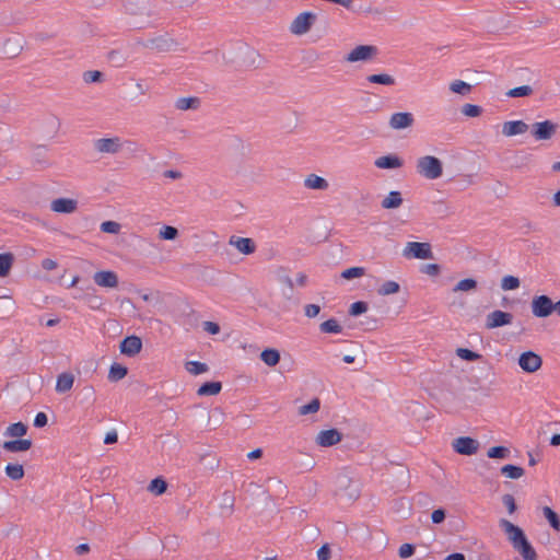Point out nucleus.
I'll use <instances>...</instances> for the list:
<instances>
[{"instance_id": "nucleus-30", "label": "nucleus", "mask_w": 560, "mask_h": 560, "mask_svg": "<svg viewBox=\"0 0 560 560\" xmlns=\"http://www.w3.org/2000/svg\"><path fill=\"white\" fill-rule=\"evenodd\" d=\"M26 431H27V427L24 423L15 422V423L10 424L7 428L4 435L12 436V438H21L24 434H26Z\"/></svg>"}, {"instance_id": "nucleus-24", "label": "nucleus", "mask_w": 560, "mask_h": 560, "mask_svg": "<svg viewBox=\"0 0 560 560\" xmlns=\"http://www.w3.org/2000/svg\"><path fill=\"white\" fill-rule=\"evenodd\" d=\"M366 81L374 84H381L386 86H392L396 84V80L393 75L388 73H376L370 74L366 77Z\"/></svg>"}, {"instance_id": "nucleus-31", "label": "nucleus", "mask_w": 560, "mask_h": 560, "mask_svg": "<svg viewBox=\"0 0 560 560\" xmlns=\"http://www.w3.org/2000/svg\"><path fill=\"white\" fill-rule=\"evenodd\" d=\"M127 372L128 371H127L126 366L118 364V363H114V364H112V366L109 369L108 378L112 382L120 381L121 378H124L127 375Z\"/></svg>"}, {"instance_id": "nucleus-50", "label": "nucleus", "mask_w": 560, "mask_h": 560, "mask_svg": "<svg viewBox=\"0 0 560 560\" xmlns=\"http://www.w3.org/2000/svg\"><path fill=\"white\" fill-rule=\"evenodd\" d=\"M413 552H415V547L411 544H402L398 550V555L402 559H407V558L411 557L413 555Z\"/></svg>"}, {"instance_id": "nucleus-20", "label": "nucleus", "mask_w": 560, "mask_h": 560, "mask_svg": "<svg viewBox=\"0 0 560 560\" xmlns=\"http://www.w3.org/2000/svg\"><path fill=\"white\" fill-rule=\"evenodd\" d=\"M32 446V441L28 439H19L13 441H5L2 447L12 453L25 452Z\"/></svg>"}, {"instance_id": "nucleus-63", "label": "nucleus", "mask_w": 560, "mask_h": 560, "mask_svg": "<svg viewBox=\"0 0 560 560\" xmlns=\"http://www.w3.org/2000/svg\"><path fill=\"white\" fill-rule=\"evenodd\" d=\"M90 550V546L88 544H80L75 547L77 555L86 553Z\"/></svg>"}, {"instance_id": "nucleus-16", "label": "nucleus", "mask_w": 560, "mask_h": 560, "mask_svg": "<svg viewBox=\"0 0 560 560\" xmlns=\"http://www.w3.org/2000/svg\"><path fill=\"white\" fill-rule=\"evenodd\" d=\"M528 130V125L523 120H511L503 124L502 133L506 137L523 135Z\"/></svg>"}, {"instance_id": "nucleus-43", "label": "nucleus", "mask_w": 560, "mask_h": 560, "mask_svg": "<svg viewBox=\"0 0 560 560\" xmlns=\"http://www.w3.org/2000/svg\"><path fill=\"white\" fill-rule=\"evenodd\" d=\"M520 287L518 278L514 276H505L501 280V288L505 291L515 290Z\"/></svg>"}, {"instance_id": "nucleus-21", "label": "nucleus", "mask_w": 560, "mask_h": 560, "mask_svg": "<svg viewBox=\"0 0 560 560\" xmlns=\"http://www.w3.org/2000/svg\"><path fill=\"white\" fill-rule=\"evenodd\" d=\"M304 186L307 189L326 190L328 188L329 184L324 177H320L316 174H310L304 179Z\"/></svg>"}, {"instance_id": "nucleus-62", "label": "nucleus", "mask_w": 560, "mask_h": 560, "mask_svg": "<svg viewBox=\"0 0 560 560\" xmlns=\"http://www.w3.org/2000/svg\"><path fill=\"white\" fill-rule=\"evenodd\" d=\"M306 281H307V276L303 272H300L298 273L296 276V279H295V283L300 287H303L306 284Z\"/></svg>"}, {"instance_id": "nucleus-7", "label": "nucleus", "mask_w": 560, "mask_h": 560, "mask_svg": "<svg viewBox=\"0 0 560 560\" xmlns=\"http://www.w3.org/2000/svg\"><path fill=\"white\" fill-rule=\"evenodd\" d=\"M542 359L534 351H525L518 358L520 368L526 373H535L541 368Z\"/></svg>"}, {"instance_id": "nucleus-29", "label": "nucleus", "mask_w": 560, "mask_h": 560, "mask_svg": "<svg viewBox=\"0 0 560 560\" xmlns=\"http://www.w3.org/2000/svg\"><path fill=\"white\" fill-rule=\"evenodd\" d=\"M524 472L525 471L522 467L511 464L504 465L501 468V474L510 479H520L524 475Z\"/></svg>"}, {"instance_id": "nucleus-14", "label": "nucleus", "mask_w": 560, "mask_h": 560, "mask_svg": "<svg viewBox=\"0 0 560 560\" xmlns=\"http://www.w3.org/2000/svg\"><path fill=\"white\" fill-rule=\"evenodd\" d=\"M94 282L102 288H116L118 284V277L114 271L102 270L93 276Z\"/></svg>"}, {"instance_id": "nucleus-52", "label": "nucleus", "mask_w": 560, "mask_h": 560, "mask_svg": "<svg viewBox=\"0 0 560 560\" xmlns=\"http://www.w3.org/2000/svg\"><path fill=\"white\" fill-rule=\"evenodd\" d=\"M304 311H305V316H307L308 318H314L319 314L320 306L317 304H307L305 306Z\"/></svg>"}, {"instance_id": "nucleus-40", "label": "nucleus", "mask_w": 560, "mask_h": 560, "mask_svg": "<svg viewBox=\"0 0 560 560\" xmlns=\"http://www.w3.org/2000/svg\"><path fill=\"white\" fill-rule=\"evenodd\" d=\"M177 235H178V230L171 225L162 226L159 232L160 238L166 240V241H173L177 237Z\"/></svg>"}, {"instance_id": "nucleus-33", "label": "nucleus", "mask_w": 560, "mask_h": 560, "mask_svg": "<svg viewBox=\"0 0 560 560\" xmlns=\"http://www.w3.org/2000/svg\"><path fill=\"white\" fill-rule=\"evenodd\" d=\"M185 369L192 375H199L208 371V365L199 361H188L185 364Z\"/></svg>"}, {"instance_id": "nucleus-13", "label": "nucleus", "mask_w": 560, "mask_h": 560, "mask_svg": "<svg viewBox=\"0 0 560 560\" xmlns=\"http://www.w3.org/2000/svg\"><path fill=\"white\" fill-rule=\"evenodd\" d=\"M120 352L128 357L138 354L142 349V341L137 336H128L120 342Z\"/></svg>"}, {"instance_id": "nucleus-48", "label": "nucleus", "mask_w": 560, "mask_h": 560, "mask_svg": "<svg viewBox=\"0 0 560 560\" xmlns=\"http://www.w3.org/2000/svg\"><path fill=\"white\" fill-rule=\"evenodd\" d=\"M101 231L109 234H117L120 231V224L115 221H105L101 224Z\"/></svg>"}, {"instance_id": "nucleus-32", "label": "nucleus", "mask_w": 560, "mask_h": 560, "mask_svg": "<svg viewBox=\"0 0 560 560\" xmlns=\"http://www.w3.org/2000/svg\"><path fill=\"white\" fill-rule=\"evenodd\" d=\"M400 287L399 283L394 280L385 281L378 289L377 293L380 295H390L395 294L399 291Z\"/></svg>"}, {"instance_id": "nucleus-51", "label": "nucleus", "mask_w": 560, "mask_h": 560, "mask_svg": "<svg viewBox=\"0 0 560 560\" xmlns=\"http://www.w3.org/2000/svg\"><path fill=\"white\" fill-rule=\"evenodd\" d=\"M502 502L505 505V508L508 509L510 514H513L515 512L516 504H515V500L512 494H504L502 497Z\"/></svg>"}, {"instance_id": "nucleus-42", "label": "nucleus", "mask_w": 560, "mask_h": 560, "mask_svg": "<svg viewBox=\"0 0 560 560\" xmlns=\"http://www.w3.org/2000/svg\"><path fill=\"white\" fill-rule=\"evenodd\" d=\"M510 454V451L505 446H493L488 450V457L489 458H505Z\"/></svg>"}, {"instance_id": "nucleus-11", "label": "nucleus", "mask_w": 560, "mask_h": 560, "mask_svg": "<svg viewBox=\"0 0 560 560\" xmlns=\"http://www.w3.org/2000/svg\"><path fill=\"white\" fill-rule=\"evenodd\" d=\"M94 148L100 153H117L121 149V142L118 137L102 138L94 141Z\"/></svg>"}, {"instance_id": "nucleus-9", "label": "nucleus", "mask_w": 560, "mask_h": 560, "mask_svg": "<svg viewBox=\"0 0 560 560\" xmlns=\"http://www.w3.org/2000/svg\"><path fill=\"white\" fill-rule=\"evenodd\" d=\"M513 320V315L503 311H493L486 317V327L488 329H494L498 327L510 325Z\"/></svg>"}, {"instance_id": "nucleus-37", "label": "nucleus", "mask_w": 560, "mask_h": 560, "mask_svg": "<svg viewBox=\"0 0 560 560\" xmlns=\"http://www.w3.org/2000/svg\"><path fill=\"white\" fill-rule=\"evenodd\" d=\"M320 408V401L317 398L312 399L308 404L303 405L299 409V413L301 416H306L308 413H315Z\"/></svg>"}, {"instance_id": "nucleus-34", "label": "nucleus", "mask_w": 560, "mask_h": 560, "mask_svg": "<svg viewBox=\"0 0 560 560\" xmlns=\"http://www.w3.org/2000/svg\"><path fill=\"white\" fill-rule=\"evenodd\" d=\"M13 264V256L12 254H0V277H5Z\"/></svg>"}, {"instance_id": "nucleus-53", "label": "nucleus", "mask_w": 560, "mask_h": 560, "mask_svg": "<svg viewBox=\"0 0 560 560\" xmlns=\"http://www.w3.org/2000/svg\"><path fill=\"white\" fill-rule=\"evenodd\" d=\"M202 327L203 330L210 335H217L220 331V326L214 322H203Z\"/></svg>"}, {"instance_id": "nucleus-8", "label": "nucleus", "mask_w": 560, "mask_h": 560, "mask_svg": "<svg viewBox=\"0 0 560 560\" xmlns=\"http://www.w3.org/2000/svg\"><path fill=\"white\" fill-rule=\"evenodd\" d=\"M452 446L456 453L470 456L477 453L479 443L472 438L460 436L453 441Z\"/></svg>"}, {"instance_id": "nucleus-61", "label": "nucleus", "mask_w": 560, "mask_h": 560, "mask_svg": "<svg viewBox=\"0 0 560 560\" xmlns=\"http://www.w3.org/2000/svg\"><path fill=\"white\" fill-rule=\"evenodd\" d=\"M42 266L45 270H54L57 267V262L52 259H45Z\"/></svg>"}, {"instance_id": "nucleus-57", "label": "nucleus", "mask_w": 560, "mask_h": 560, "mask_svg": "<svg viewBox=\"0 0 560 560\" xmlns=\"http://www.w3.org/2000/svg\"><path fill=\"white\" fill-rule=\"evenodd\" d=\"M445 518V512L442 509L434 510L431 514V520L434 524L443 522Z\"/></svg>"}, {"instance_id": "nucleus-54", "label": "nucleus", "mask_w": 560, "mask_h": 560, "mask_svg": "<svg viewBox=\"0 0 560 560\" xmlns=\"http://www.w3.org/2000/svg\"><path fill=\"white\" fill-rule=\"evenodd\" d=\"M102 73L100 71H86L83 74V79L86 83H94L100 81Z\"/></svg>"}, {"instance_id": "nucleus-38", "label": "nucleus", "mask_w": 560, "mask_h": 560, "mask_svg": "<svg viewBox=\"0 0 560 560\" xmlns=\"http://www.w3.org/2000/svg\"><path fill=\"white\" fill-rule=\"evenodd\" d=\"M544 515L548 520L550 526L555 528L556 530L560 529V520L557 513L550 509L549 506L544 508Z\"/></svg>"}, {"instance_id": "nucleus-18", "label": "nucleus", "mask_w": 560, "mask_h": 560, "mask_svg": "<svg viewBox=\"0 0 560 560\" xmlns=\"http://www.w3.org/2000/svg\"><path fill=\"white\" fill-rule=\"evenodd\" d=\"M230 244L244 255L253 254L256 248L253 240H250L248 237L232 236L230 238Z\"/></svg>"}, {"instance_id": "nucleus-6", "label": "nucleus", "mask_w": 560, "mask_h": 560, "mask_svg": "<svg viewBox=\"0 0 560 560\" xmlns=\"http://www.w3.org/2000/svg\"><path fill=\"white\" fill-rule=\"evenodd\" d=\"M530 308L535 317H548L553 312V302L547 295H537L532 300Z\"/></svg>"}, {"instance_id": "nucleus-36", "label": "nucleus", "mask_w": 560, "mask_h": 560, "mask_svg": "<svg viewBox=\"0 0 560 560\" xmlns=\"http://www.w3.org/2000/svg\"><path fill=\"white\" fill-rule=\"evenodd\" d=\"M198 103H199V100L197 97H179L176 101L175 106L177 109L187 110L190 108H195L196 104H198Z\"/></svg>"}, {"instance_id": "nucleus-49", "label": "nucleus", "mask_w": 560, "mask_h": 560, "mask_svg": "<svg viewBox=\"0 0 560 560\" xmlns=\"http://www.w3.org/2000/svg\"><path fill=\"white\" fill-rule=\"evenodd\" d=\"M462 113L467 117H477L481 113V107L474 104H465L462 107Z\"/></svg>"}, {"instance_id": "nucleus-10", "label": "nucleus", "mask_w": 560, "mask_h": 560, "mask_svg": "<svg viewBox=\"0 0 560 560\" xmlns=\"http://www.w3.org/2000/svg\"><path fill=\"white\" fill-rule=\"evenodd\" d=\"M557 125L550 120L539 121L533 125L532 133L536 140H549L556 132Z\"/></svg>"}, {"instance_id": "nucleus-25", "label": "nucleus", "mask_w": 560, "mask_h": 560, "mask_svg": "<svg viewBox=\"0 0 560 560\" xmlns=\"http://www.w3.org/2000/svg\"><path fill=\"white\" fill-rule=\"evenodd\" d=\"M221 388L222 384L220 382H207L198 388L197 394L199 396H213L219 394Z\"/></svg>"}, {"instance_id": "nucleus-22", "label": "nucleus", "mask_w": 560, "mask_h": 560, "mask_svg": "<svg viewBox=\"0 0 560 560\" xmlns=\"http://www.w3.org/2000/svg\"><path fill=\"white\" fill-rule=\"evenodd\" d=\"M74 377L71 373H61L57 377L56 382V390L58 393H66L70 390L73 386Z\"/></svg>"}, {"instance_id": "nucleus-41", "label": "nucleus", "mask_w": 560, "mask_h": 560, "mask_svg": "<svg viewBox=\"0 0 560 560\" xmlns=\"http://www.w3.org/2000/svg\"><path fill=\"white\" fill-rule=\"evenodd\" d=\"M477 288V281L472 278H466L460 280L453 289L454 292L457 291H470Z\"/></svg>"}, {"instance_id": "nucleus-17", "label": "nucleus", "mask_w": 560, "mask_h": 560, "mask_svg": "<svg viewBox=\"0 0 560 560\" xmlns=\"http://www.w3.org/2000/svg\"><path fill=\"white\" fill-rule=\"evenodd\" d=\"M412 122L413 117L410 113H395L389 119V126L396 130L408 128Z\"/></svg>"}, {"instance_id": "nucleus-55", "label": "nucleus", "mask_w": 560, "mask_h": 560, "mask_svg": "<svg viewBox=\"0 0 560 560\" xmlns=\"http://www.w3.org/2000/svg\"><path fill=\"white\" fill-rule=\"evenodd\" d=\"M330 548L327 544L323 545L317 551V560H329Z\"/></svg>"}, {"instance_id": "nucleus-35", "label": "nucleus", "mask_w": 560, "mask_h": 560, "mask_svg": "<svg viewBox=\"0 0 560 560\" xmlns=\"http://www.w3.org/2000/svg\"><path fill=\"white\" fill-rule=\"evenodd\" d=\"M450 90L456 94H468L471 91V85L462 80H455L450 84Z\"/></svg>"}, {"instance_id": "nucleus-44", "label": "nucleus", "mask_w": 560, "mask_h": 560, "mask_svg": "<svg viewBox=\"0 0 560 560\" xmlns=\"http://www.w3.org/2000/svg\"><path fill=\"white\" fill-rule=\"evenodd\" d=\"M456 354L458 358L466 360V361H476L480 359V354L477 352H474L467 348H458L456 350Z\"/></svg>"}, {"instance_id": "nucleus-39", "label": "nucleus", "mask_w": 560, "mask_h": 560, "mask_svg": "<svg viewBox=\"0 0 560 560\" xmlns=\"http://www.w3.org/2000/svg\"><path fill=\"white\" fill-rule=\"evenodd\" d=\"M533 93V89L529 85H521L514 89H511L506 92V96L509 97H524L528 96Z\"/></svg>"}, {"instance_id": "nucleus-4", "label": "nucleus", "mask_w": 560, "mask_h": 560, "mask_svg": "<svg viewBox=\"0 0 560 560\" xmlns=\"http://www.w3.org/2000/svg\"><path fill=\"white\" fill-rule=\"evenodd\" d=\"M406 258L429 259L432 250L429 243L408 242L402 250Z\"/></svg>"}, {"instance_id": "nucleus-12", "label": "nucleus", "mask_w": 560, "mask_h": 560, "mask_svg": "<svg viewBox=\"0 0 560 560\" xmlns=\"http://www.w3.org/2000/svg\"><path fill=\"white\" fill-rule=\"evenodd\" d=\"M315 441L322 447H330L341 441V433L337 429L323 430L318 432Z\"/></svg>"}, {"instance_id": "nucleus-64", "label": "nucleus", "mask_w": 560, "mask_h": 560, "mask_svg": "<svg viewBox=\"0 0 560 560\" xmlns=\"http://www.w3.org/2000/svg\"><path fill=\"white\" fill-rule=\"evenodd\" d=\"M445 560H465V556L459 552L448 555Z\"/></svg>"}, {"instance_id": "nucleus-56", "label": "nucleus", "mask_w": 560, "mask_h": 560, "mask_svg": "<svg viewBox=\"0 0 560 560\" xmlns=\"http://www.w3.org/2000/svg\"><path fill=\"white\" fill-rule=\"evenodd\" d=\"M47 421H48V418H47L46 413L38 412L34 419V427L43 428L47 424Z\"/></svg>"}, {"instance_id": "nucleus-45", "label": "nucleus", "mask_w": 560, "mask_h": 560, "mask_svg": "<svg viewBox=\"0 0 560 560\" xmlns=\"http://www.w3.org/2000/svg\"><path fill=\"white\" fill-rule=\"evenodd\" d=\"M149 490L154 494H162L166 490V482L161 478H155L150 482Z\"/></svg>"}, {"instance_id": "nucleus-60", "label": "nucleus", "mask_w": 560, "mask_h": 560, "mask_svg": "<svg viewBox=\"0 0 560 560\" xmlns=\"http://www.w3.org/2000/svg\"><path fill=\"white\" fill-rule=\"evenodd\" d=\"M164 176L171 179H178L182 177V173L175 170H167L164 172Z\"/></svg>"}, {"instance_id": "nucleus-26", "label": "nucleus", "mask_w": 560, "mask_h": 560, "mask_svg": "<svg viewBox=\"0 0 560 560\" xmlns=\"http://www.w3.org/2000/svg\"><path fill=\"white\" fill-rule=\"evenodd\" d=\"M260 359L266 365L275 366L279 363L280 353L276 349H265L260 354Z\"/></svg>"}, {"instance_id": "nucleus-3", "label": "nucleus", "mask_w": 560, "mask_h": 560, "mask_svg": "<svg viewBox=\"0 0 560 560\" xmlns=\"http://www.w3.org/2000/svg\"><path fill=\"white\" fill-rule=\"evenodd\" d=\"M316 14L313 12H302L293 19L289 30L293 35H304L312 28V26L316 22Z\"/></svg>"}, {"instance_id": "nucleus-23", "label": "nucleus", "mask_w": 560, "mask_h": 560, "mask_svg": "<svg viewBox=\"0 0 560 560\" xmlns=\"http://www.w3.org/2000/svg\"><path fill=\"white\" fill-rule=\"evenodd\" d=\"M402 203L401 194L397 190H392L383 200L382 207L384 209H396Z\"/></svg>"}, {"instance_id": "nucleus-15", "label": "nucleus", "mask_w": 560, "mask_h": 560, "mask_svg": "<svg viewBox=\"0 0 560 560\" xmlns=\"http://www.w3.org/2000/svg\"><path fill=\"white\" fill-rule=\"evenodd\" d=\"M78 206L77 200L70 198H58L51 201L50 209L57 213H72Z\"/></svg>"}, {"instance_id": "nucleus-19", "label": "nucleus", "mask_w": 560, "mask_h": 560, "mask_svg": "<svg viewBox=\"0 0 560 560\" xmlns=\"http://www.w3.org/2000/svg\"><path fill=\"white\" fill-rule=\"evenodd\" d=\"M374 165L382 170H393L400 167L402 162L397 155L389 154L376 159Z\"/></svg>"}, {"instance_id": "nucleus-27", "label": "nucleus", "mask_w": 560, "mask_h": 560, "mask_svg": "<svg viewBox=\"0 0 560 560\" xmlns=\"http://www.w3.org/2000/svg\"><path fill=\"white\" fill-rule=\"evenodd\" d=\"M319 329L325 334H340L342 331L341 325L335 318L323 322L319 326Z\"/></svg>"}, {"instance_id": "nucleus-46", "label": "nucleus", "mask_w": 560, "mask_h": 560, "mask_svg": "<svg viewBox=\"0 0 560 560\" xmlns=\"http://www.w3.org/2000/svg\"><path fill=\"white\" fill-rule=\"evenodd\" d=\"M368 311V304L363 301H358L351 304L349 314L351 316H359Z\"/></svg>"}, {"instance_id": "nucleus-2", "label": "nucleus", "mask_w": 560, "mask_h": 560, "mask_svg": "<svg viewBox=\"0 0 560 560\" xmlns=\"http://www.w3.org/2000/svg\"><path fill=\"white\" fill-rule=\"evenodd\" d=\"M417 173L422 177L434 180L442 176L443 164L433 155H424L417 160Z\"/></svg>"}, {"instance_id": "nucleus-1", "label": "nucleus", "mask_w": 560, "mask_h": 560, "mask_svg": "<svg viewBox=\"0 0 560 560\" xmlns=\"http://www.w3.org/2000/svg\"><path fill=\"white\" fill-rule=\"evenodd\" d=\"M499 525L508 535L513 548L522 555L524 560H537L536 551L518 526L504 518L500 520Z\"/></svg>"}, {"instance_id": "nucleus-58", "label": "nucleus", "mask_w": 560, "mask_h": 560, "mask_svg": "<svg viewBox=\"0 0 560 560\" xmlns=\"http://www.w3.org/2000/svg\"><path fill=\"white\" fill-rule=\"evenodd\" d=\"M440 271V267L436 264H429L425 266V272L430 276H436Z\"/></svg>"}, {"instance_id": "nucleus-59", "label": "nucleus", "mask_w": 560, "mask_h": 560, "mask_svg": "<svg viewBox=\"0 0 560 560\" xmlns=\"http://www.w3.org/2000/svg\"><path fill=\"white\" fill-rule=\"evenodd\" d=\"M117 433L115 431L108 432L104 439L105 444H112L117 442Z\"/></svg>"}, {"instance_id": "nucleus-47", "label": "nucleus", "mask_w": 560, "mask_h": 560, "mask_svg": "<svg viewBox=\"0 0 560 560\" xmlns=\"http://www.w3.org/2000/svg\"><path fill=\"white\" fill-rule=\"evenodd\" d=\"M365 272L363 267H351L342 271L341 277L345 279H352L363 276Z\"/></svg>"}, {"instance_id": "nucleus-28", "label": "nucleus", "mask_w": 560, "mask_h": 560, "mask_svg": "<svg viewBox=\"0 0 560 560\" xmlns=\"http://www.w3.org/2000/svg\"><path fill=\"white\" fill-rule=\"evenodd\" d=\"M5 475L12 480H20L24 476V468L20 464H8L4 468Z\"/></svg>"}, {"instance_id": "nucleus-5", "label": "nucleus", "mask_w": 560, "mask_h": 560, "mask_svg": "<svg viewBox=\"0 0 560 560\" xmlns=\"http://www.w3.org/2000/svg\"><path fill=\"white\" fill-rule=\"evenodd\" d=\"M377 55V48L372 45H359L354 47L347 56L345 60L347 62H359L369 61Z\"/></svg>"}]
</instances>
